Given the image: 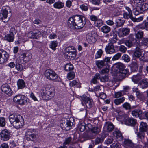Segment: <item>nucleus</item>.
Listing matches in <instances>:
<instances>
[{
    "label": "nucleus",
    "mask_w": 148,
    "mask_h": 148,
    "mask_svg": "<svg viewBox=\"0 0 148 148\" xmlns=\"http://www.w3.org/2000/svg\"><path fill=\"white\" fill-rule=\"evenodd\" d=\"M55 91L53 86L49 84L46 85L41 90L42 98L45 100L51 99L55 95Z\"/></svg>",
    "instance_id": "nucleus-1"
},
{
    "label": "nucleus",
    "mask_w": 148,
    "mask_h": 148,
    "mask_svg": "<svg viewBox=\"0 0 148 148\" xmlns=\"http://www.w3.org/2000/svg\"><path fill=\"white\" fill-rule=\"evenodd\" d=\"M45 75L48 79L51 81H56L58 78V75L53 70L47 69L45 72Z\"/></svg>",
    "instance_id": "nucleus-2"
},
{
    "label": "nucleus",
    "mask_w": 148,
    "mask_h": 148,
    "mask_svg": "<svg viewBox=\"0 0 148 148\" xmlns=\"http://www.w3.org/2000/svg\"><path fill=\"white\" fill-rule=\"evenodd\" d=\"M148 9V4L146 3H139L136 8V10L134 13L135 15H138Z\"/></svg>",
    "instance_id": "nucleus-3"
},
{
    "label": "nucleus",
    "mask_w": 148,
    "mask_h": 148,
    "mask_svg": "<svg viewBox=\"0 0 148 148\" xmlns=\"http://www.w3.org/2000/svg\"><path fill=\"white\" fill-rule=\"evenodd\" d=\"M84 18L82 16L76 15L75 16V21L76 29H80L83 28L85 25V23L83 21Z\"/></svg>",
    "instance_id": "nucleus-4"
},
{
    "label": "nucleus",
    "mask_w": 148,
    "mask_h": 148,
    "mask_svg": "<svg viewBox=\"0 0 148 148\" xmlns=\"http://www.w3.org/2000/svg\"><path fill=\"white\" fill-rule=\"evenodd\" d=\"M9 9L8 7H3L0 13V19L4 22H7L8 20L7 18L8 14V10Z\"/></svg>",
    "instance_id": "nucleus-5"
},
{
    "label": "nucleus",
    "mask_w": 148,
    "mask_h": 148,
    "mask_svg": "<svg viewBox=\"0 0 148 148\" xmlns=\"http://www.w3.org/2000/svg\"><path fill=\"white\" fill-rule=\"evenodd\" d=\"M14 101L20 105H24L27 103L26 98L23 95H17L13 98Z\"/></svg>",
    "instance_id": "nucleus-6"
},
{
    "label": "nucleus",
    "mask_w": 148,
    "mask_h": 148,
    "mask_svg": "<svg viewBox=\"0 0 148 148\" xmlns=\"http://www.w3.org/2000/svg\"><path fill=\"white\" fill-rule=\"evenodd\" d=\"M123 116L122 119L124 123L128 125L133 126L136 123V120L133 118H126L127 115L125 114H123Z\"/></svg>",
    "instance_id": "nucleus-7"
},
{
    "label": "nucleus",
    "mask_w": 148,
    "mask_h": 148,
    "mask_svg": "<svg viewBox=\"0 0 148 148\" xmlns=\"http://www.w3.org/2000/svg\"><path fill=\"white\" fill-rule=\"evenodd\" d=\"M8 57V53L3 49H0V64H3L6 62Z\"/></svg>",
    "instance_id": "nucleus-8"
},
{
    "label": "nucleus",
    "mask_w": 148,
    "mask_h": 148,
    "mask_svg": "<svg viewBox=\"0 0 148 148\" xmlns=\"http://www.w3.org/2000/svg\"><path fill=\"white\" fill-rule=\"evenodd\" d=\"M82 103L84 105L83 102L85 104L86 107L88 108L91 107L93 104V102L92 99L89 97L83 96L82 98Z\"/></svg>",
    "instance_id": "nucleus-9"
},
{
    "label": "nucleus",
    "mask_w": 148,
    "mask_h": 148,
    "mask_svg": "<svg viewBox=\"0 0 148 148\" xmlns=\"http://www.w3.org/2000/svg\"><path fill=\"white\" fill-rule=\"evenodd\" d=\"M2 91L9 96H11L13 93L10 86L7 84L2 85L1 87Z\"/></svg>",
    "instance_id": "nucleus-10"
},
{
    "label": "nucleus",
    "mask_w": 148,
    "mask_h": 148,
    "mask_svg": "<svg viewBox=\"0 0 148 148\" xmlns=\"http://www.w3.org/2000/svg\"><path fill=\"white\" fill-rule=\"evenodd\" d=\"M130 29L127 27L121 28L118 30V35L120 37H123L130 33Z\"/></svg>",
    "instance_id": "nucleus-11"
},
{
    "label": "nucleus",
    "mask_w": 148,
    "mask_h": 148,
    "mask_svg": "<svg viewBox=\"0 0 148 148\" xmlns=\"http://www.w3.org/2000/svg\"><path fill=\"white\" fill-rule=\"evenodd\" d=\"M123 145L127 148H141L139 146L134 145L130 139H125Z\"/></svg>",
    "instance_id": "nucleus-12"
},
{
    "label": "nucleus",
    "mask_w": 148,
    "mask_h": 148,
    "mask_svg": "<svg viewBox=\"0 0 148 148\" xmlns=\"http://www.w3.org/2000/svg\"><path fill=\"white\" fill-rule=\"evenodd\" d=\"M116 42V41L115 40L112 42L109 43L108 45L106 47L105 49L107 53L111 54L114 53L115 50L113 43Z\"/></svg>",
    "instance_id": "nucleus-13"
},
{
    "label": "nucleus",
    "mask_w": 148,
    "mask_h": 148,
    "mask_svg": "<svg viewBox=\"0 0 148 148\" xmlns=\"http://www.w3.org/2000/svg\"><path fill=\"white\" fill-rule=\"evenodd\" d=\"M144 29L147 31L148 30V22L144 21L142 24L137 25L134 28V29L135 31L140 29Z\"/></svg>",
    "instance_id": "nucleus-14"
},
{
    "label": "nucleus",
    "mask_w": 148,
    "mask_h": 148,
    "mask_svg": "<svg viewBox=\"0 0 148 148\" xmlns=\"http://www.w3.org/2000/svg\"><path fill=\"white\" fill-rule=\"evenodd\" d=\"M123 69V64L121 63H119L114 65L112 69V72L114 75Z\"/></svg>",
    "instance_id": "nucleus-15"
},
{
    "label": "nucleus",
    "mask_w": 148,
    "mask_h": 148,
    "mask_svg": "<svg viewBox=\"0 0 148 148\" xmlns=\"http://www.w3.org/2000/svg\"><path fill=\"white\" fill-rule=\"evenodd\" d=\"M97 34L93 33L87 37V41L90 43H94L97 41Z\"/></svg>",
    "instance_id": "nucleus-16"
},
{
    "label": "nucleus",
    "mask_w": 148,
    "mask_h": 148,
    "mask_svg": "<svg viewBox=\"0 0 148 148\" xmlns=\"http://www.w3.org/2000/svg\"><path fill=\"white\" fill-rule=\"evenodd\" d=\"M68 25L71 28L74 29H76L75 21V16L70 17L68 21Z\"/></svg>",
    "instance_id": "nucleus-17"
},
{
    "label": "nucleus",
    "mask_w": 148,
    "mask_h": 148,
    "mask_svg": "<svg viewBox=\"0 0 148 148\" xmlns=\"http://www.w3.org/2000/svg\"><path fill=\"white\" fill-rule=\"evenodd\" d=\"M135 45L136 46V51L134 53V55L136 57L139 58L142 55L140 45L138 42L136 43Z\"/></svg>",
    "instance_id": "nucleus-18"
},
{
    "label": "nucleus",
    "mask_w": 148,
    "mask_h": 148,
    "mask_svg": "<svg viewBox=\"0 0 148 148\" xmlns=\"http://www.w3.org/2000/svg\"><path fill=\"white\" fill-rule=\"evenodd\" d=\"M22 116L19 115L12 114L10 115L9 117V120L11 124L19 119H21Z\"/></svg>",
    "instance_id": "nucleus-19"
},
{
    "label": "nucleus",
    "mask_w": 148,
    "mask_h": 148,
    "mask_svg": "<svg viewBox=\"0 0 148 148\" xmlns=\"http://www.w3.org/2000/svg\"><path fill=\"white\" fill-rule=\"evenodd\" d=\"M21 58L24 62H27L31 59L32 54L29 53H23L21 55Z\"/></svg>",
    "instance_id": "nucleus-20"
},
{
    "label": "nucleus",
    "mask_w": 148,
    "mask_h": 148,
    "mask_svg": "<svg viewBox=\"0 0 148 148\" xmlns=\"http://www.w3.org/2000/svg\"><path fill=\"white\" fill-rule=\"evenodd\" d=\"M23 118L21 119H19L14 122L12 124L13 126L16 129H19L23 125Z\"/></svg>",
    "instance_id": "nucleus-21"
},
{
    "label": "nucleus",
    "mask_w": 148,
    "mask_h": 148,
    "mask_svg": "<svg viewBox=\"0 0 148 148\" xmlns=\"http://www.w3.org/2000/svg\"><path fill=\"white\" fill-rule=\"evenodd\" d=\"M127 73V71L126 69H123L121 71L114 75L119 80L122 79L125 77Z\"/></svg>",
    "instance_id": "nucleus-22"
},
{
    "label": "nucleus",
    "mask_w": 148,
    "mask_h": 148,
    "mask_svg": "<svg viewBox=\"0 0 148 148\" xmlns=\"http://www.w3.org/2000/svg\"><path fill=\"white\" fill-rule=\"evenodd\" d=\"M143 77V75L140 74H137L134 75L132 77V81L135 83L137 84Z\"/></svg>",
    "instance_id": "nucleus-23"
},
{
    "label": "nucleus",
    "mask_w": 148,
    "mask_h": 148,
    "mask_svg": "<svg viewBox=\"0 0 148 148\" xmlns=\"http://www.w3.org/2000/svg\"><path fill=\"white\" fill-rule=\"evenodd\" d=\"M132 11L128 12L126 11L124 12V13L123 14L124 18L125 19H128L130 18L132 20L134 21H137V20L135 19L132 16Z\"/></svg>",
    "instance_id": "nucleus-24"
},
{
    "label": "nucleus",
    "mask_w": 148,
    "mask_h": 148,
    "mask_svg": "<svg viewBox=\"0 0 148 148\" xmlns=\"http://www.w3.org/2000/svg\"><path fill=\"white\" fill-rule=\"evenodd\" d=\"M61 126L63 129H64L66 130H69L71 128V122L67 120L66 122H65L61 123Z\"/></svg>",
    "instance_id": "nucleus-25"
},
{
    "label": "nucleus",
    "mask_w": 148,
    "mask_h": 148,
    "mask_svg": "<svg viewBox=\"0 0 148 148\" xmlns=\"http://www.w3.org/2000/svg\"><path fill=\"white\" fill-rule=\"evenodd\" d=\"M0 137L1 138H10V134L7 130H3L0 133Z\"/></svg>",
    "instance_id": "nucleus-26"
},
{
    "label": "nucleus",
    "mask_w": 148,
    "mask_h": 148,
    "mask_svg": "<svg viewBox=\"0 0 148 148\" xmlns=\"http://www.w3.org/2000/svg\"><path fill=\"white\" fill-rule=\"evenodd\" d=\"M139 85L140 86L142 89L147 88L148 87V79H143L142 81L139 82Z\"/></svg>",
    "instance_id": "nucleus-27"
},
{
    "label": "nucleus",
    "mask_w": 148,
    "mask_h": 148,
    "mask_svg": "<svg viewBox=\"0 0 148 148\" xmlns=\"http://www.w3.org/2000/svg\"><path fill=\"white\" fill-rule=\"evenodd\" d=\"M76 50L75 49L72 52H71L69 53H68V54L67 55H65L67 56V58L68 59L72 60L74 59L76 57Z\"/></svg>",
    "instance_id": "nucleus-28"
},
{
    "label": "nucleus",
    "mask_w": 148,
    "mask_h": 148,
    "mask_svg": "<svg viewBox=\"0 0 148 148\" xmlns=\"http://www.w3.org/2000/svg\"><path fill=\"white\" fill-rule=\"evenodd\" d=\"M53 6L56 9H60L64 7V3L60 1H57L54 3Z\"/></svg>",
    "instance_id": "nucleus-29"
},
{
    "label": "nucleus",
    "mask_w": 148,
    "mask_h": 148,
    "mask_svg": "<svg viewBox=\"0 0 148 148\" xmlns=\"http://www.w3.org/2000/svg\"><path fill=\"white\" fill-rule=\"evenodd\" d=\"M25 137L26 138H36V135L29 130L27 131L26 133Z\"/></svg>",
    "instance_id": "nucleus-30"
},
{
    "label": "nucleus",
    "mask_w": 148,
    "mask_h": 148,
    "mask_svg": "<svg viewBox=\"0 0 148 148\" xmlns=\"http://www.w3.org/2000/svg\"><path fill=\"white\" fill-rule=\"evenodd\" d=\"M14 34H9L6 35L5 37V39L7 41L11 42H12L14 39Z\"/></svg>",
    "instance_id": "nucleus-31"
},
{
    "label": "nucleus",
    "mask_w": 148,
    "mask_h": 148,
    "mask_svg": "<svg viewBox=\"0 0 148 148\" xmlns=\"http://www.w3.org/2000/svg\"><path fill=\"white\" fill-rule=\"evenodd\" d=\"M95 64L97 67L100 69L103 68L106 64L105 63L103 60L96 61Z\"/></svg>",
    "instance_id": "nucleus-32"
},
{
    "label": "nucleus",
    "mask_w": 148,
    "mask_h": 148,
    "mask_svg": "<svg viewBox=\"0 0 148 148\" xmlns=\"http://www.w3.org/2000/svg\"><path fill=\"white\" fill-rule=\"evenodd\" d=\"M147 124L146 123L141 122L140 126V130L141 132L146 131L147 129Z\"/></svg>",
    "instance_id": "nucleus-33"
},
{
    "label": "nucleus",
    "mask_w": 148,
    "mask_h": 148,
    "mask_svg": "<svg viewBox=\"0 0 148 148\" xmlns=\"http://www.w3.org/2000/svg\"><path fill=\"white\" fill-rule=\"evenodd\" d=\"M17 84L18 89H23L25 87V82L22 79H19L18 81Z\"/></svg>",
    "instance_id": "nucleus-34"
},
{
    "label": "nucleus",
    "mask_w": 148,
    "mask_h": 148,
    "mask_svg": "<svg viewBox=\"0 0 148 148\" xmlns=\"http://www.w3.org/2000/svg\"><path fill=\"white\" fill-rule=\"evenodd\" d=\"M142 113V111L139 109L135 110L132 112V114L133 116L136 117H139V115H140Z\"/></svg>",
    "instance_id": "nucleus-35"
},
{
    "label": "nucleus",
    "mask_w": 148,
    "mask_h": 148,
    "mask_svg": "<svg viewBox=\"0 0 148 148\" xmlns=\"http://www.w3.org/2000/svg\"><path fill=\"white\" fill-rule=\"evenodd\" d=\"M125 21L121 19H118L116 20L115 24H116V27H119L122 26L124 23Z\"/></svg>",
    "instance_id": "nucleus-36"
},
{
    "label": "nucleus",
    "mask_w": 148,
    "mask_h": 148,
    "mask_svg": "<svg viewBox=\"0 0 148 148\" xmlns=\"http://www.w3.org/2000/svg\"><path fill=\"white\" fill-rule=\"evenodd\" d=\"M110 30V28L106 25L102 26L101 28V31L105 34L108 33Z\"/></svg>",
    "instance_id": "nucleus-37"
},
{
    "label": "nucleus",
    "mask_w": 148,
    "mask_h": 148,
    "mask_svg": "<svg viewBox=\"0 0 148 148\" xmlns=\"http://www.w3.org/2000/svg\"><path fill=\"white\" fill-rule=\"evenodd\" d=\"M143 32L142 31H139L135 34V36L137 40H140L142 38L143 36Z\"/></svg>",
    "instance_id": "nucleus-38"
},
{
    "label": "nucleus",
    "mask_w": 148,
    "mask_h": 148,
    "mask_svg": "<svg viewBox=\"0 0 148 148\" xmlns=\"http://www.w3.org/2000/svg\"><path fill=\"white\" fill-rule=\"evenodd\" d=\"M113 135L115 138L121 139L122 138L121 133L119 131H115L113 133Z\"/></svg>",
    "instance_id": "nucleus-39"
},
{
    "label": "nucleus",
    "mask_w": 148,
    "mask_h": 148,
    "mask_svg": "<svg viewBox=\"0 0 148 148\" xmlns=\"http://www.w3.org/2000/svg\"><path fill=\"white\" fill-rule=\"evenodd\" d=\"M138 65L136 62H133L131 64V69L132 71L134 72L137 70Z\"/></svg>",
    "instance_id": "nucleus-40"
},
{
    "label": "nucleus",
    "mask_w": 148,
    "mask_h": 148,
    "mask_svg": "<svg viewBox=\"0 0 148 148\" xmlns=\"http://www.w3.org/2000/svg\"><path fill=\"white\" fill-rule=\"evenodd\" d=\"M58 42L57 41H54L51 42L49 47L50 48L54 51L56 49V47L57 46Z\"/></svg>",
    "instance_id": "nucleus-41"
},
{
    "label": "nucleus",
    "mask_w": 148,
    "mask_h": 148,
    "mask_svg": "<svg viewBox=\"0 0 148 148\" xmlns=\"http://www.w3.org/2000/svg\"><path fill=\"white\" fill-rule=\"evenodd\" d=\"M75 48L73 46L69 47L66 48L64 50L65 55H67L68 53H69L73 51Z\"/></svg>",
    "instance_id": "nucleus-42"
},
{
    "label": "nucleus",
    "mask_w": 148,
    "mask_h": 148,
    "mask_svg": "<svg viewBox=\"0 0 148 148\" xmlns=\"http://www.w3.org/2000/svg\"><path fill=\"white\" fill-rule=\"evenodd\" d=\"M107 129V131L109 132L111 131L114 129V126L111 123H109L105 127Z\"/></svg>",
    "instance_id": "nucleus-43"
},
{
    "label": "nucleus",
    "mask_w": 148,
    "mask_h": 148,
    "mask_svg": "<svg viewBox=\"0 0 148 148\" xmlns=\"http://www.w3.org/2000/svg\"><path fill=\"white\" fill-rule=\"evenodd\" d=\"M125 100V98L124 97H123L121 98L115 99L114 101V102L115 104L118 105L123 103Z\"/></svg>",
    "instance_id": "nucleus-44"
},
{
    "label": "nucleus",
    "mask_w": 148,
    "mask_h": 148,
    "mask_svg": "<svg viewBox=\"0 0 148 148\" xmlns=\"http://www.w3.org/2000/svg\"><path fill=\"white\" fill-rule=\"evenodd\" d=\"M69 84L71 86H75L77 87H79L80 86V85L79 82L75 80H73L71 82L69 83Z\"/></svg>",
    "instance_id": "nucleus-45"
},
{
    "label": "nucleus",
    "mask_w": 148,
    "mask_h": 148,
    "mask_svg": "<svg viewBox=\"0 0 148 148\" xmlns=\"http://www.w3.org/2000/svg\"><path fill=\"white\" fill-rule=\"evenodd\" d=\"M73 69V65L71 64H67L65 67V70L67 71L72 70Z\"/></svg>",
    "instance_id": "nucleus-46"
},
{
    "label": "nucleus",
    "mask_w": 148,
    "mask_h": 148,
    "mask_svg": "<svg viewBox=\"0 0 148 148\" xmlns=\"http://www.w3.org/2000/svg\"><path fill=\"white\" fill-rule=\"evenodd\" d=\"M70 143L73 144L71 142V139H66L65 141L63 143V146H60L59 148H67V147L66 146V145L69 144Z\"/></svg>",
    "instance_id": "nucleus-47"
},
{
    "label": "nucleus",
    "mask_w": 148,
    "mask_h": 148,
    "mask_svg": "<svg viewBox=\"0 0 148 148\" xmlns=\"http://www.w3.org/2000/svg\"><path fill=\"white\" fill-rule=\"evenodd\" d=\"M103 24V21L100 19H98L95 22V25L97 27H99L101 26Z\"/></svg>",
    "instance_id": "nucleus-48"
},
{
    "label": "nucleus",
    "mask_w": 148,
    "mask_h": 148,
    "mask_svg": "<svg viewBox=\"0 0 148 148\" xmlns=\"http://www.w3.org/2000/svg\"><path fill=\"white\" fill-rule=\"evenodd\" d=\"M75 73L74 72H70L69 73L67 76V79L69 80L73 79L75 77Z\"/></svg>",
    "instance_id": "nucleus-49"
},
{
    "label": "nucleus",
    "mask_w": 148,
    "mask_h": 148,
    "mask_svg": "<svg viewBox=\"0 0 148 148\" xmlns=\"http://www.w3.org/2000/svg\"><path fill=\"white\" fill-rule=\"evenodd\" d=\"M103 52V51L101 49H99L95 55V58L97 59L101 57Z\"/></svg>",
    "instance_id": "nucleus-50"
},
{
    "label": "nucleus",
    "mask_w": 148,
    "mask_h": 148,
    "mask_svg": "<svg viewBox=\"0 0 148 148\" xmlns=\"http://www.w3.org/2000/svg\"><path fill=\"white\" fill-rule=\"evenodd\" d=\"M123 91H121L115 92V97L116 98H118L122 96L124 94Z\"/></svg>",
    "instance_id": "nucleus-51"
},
{
    "label": "nucleus",
    "mask_w": 148,
    "mask_h": 148,
    "mask_svg": "<svg viewBox=\"0 0 148 148\" xmlns=\"http://www.w3.org/2000/svg\"><path fill=\"white\" fill-rule=\"evenodd\" d=\"M122 59L125 62H129L130 61V58L128 55L127 54H124L122 56Z\"/></svg>",
    "instance_id": "nucleus-52"
},
{
    "label": "nucleus",
    "mask_w": 148,
    "mask_h": 148,
    "mask_svg": "<svg viewBox=\"0 0 148 148\" xmlns=\"http://www.w3.org/2000/svg\"><path fill=\"white\" fill-rule=\"evenodd\" d=\"M121 54L120 53H118L114 55L112 58V60L113 61L118 60L121 56Z\"/></svg>",
    "instance_id": "nucleus-53"
},
{
    "label": "nucleus",
    "mask_w": 148,
    "mask_h": 148,
    "mask_svg": "<svg viewBox=\"0 0 148 148\" xmlns=\"http://www.w3.org/2000/svg\"><path fill=\"white\" fill-rule=\"evenodd\" d=\"M5 125V121L4 117L0 118V126L4 127Z\"/></svg>",
    "instance_id": "nucleus-54"
},
{
    "label": "nucleus",
    "mask_w": 148,
    "mask_h": 148,
    "mask_svg": "<svg viewBox=\"0 0 148 148\" xmlns=\"http://www.w3.org/2000/svg\"><path fill=\"white\" fill-rule=\"evenodd\" d=\"M119 50L122 53H125L127 50V48L124 46L121 45L119 47Z\"/></svg>",
    "instance_id": "nucleus-55"
},
{
    "label": "nucleus",
    "mask_w": 148,
    "mask_h": 148,
    "mask_svg": "<svg viewBox=\"0 0 148 148\" xmlns=\"http://www.w3.org/2000/svg\"><path fill=\"white\" fill-rule=\"evenodd\" d=\"M136 95L137 98L141 100H143L145 99V97L142 93L139 92V93Z\"/></svg>",
    "instance_id": "nucleus-56"
},
{
    "label": "nucleus",
    "mask_w": 148,
    "mask_h": 148,
    "mask_svg": "<svg viewBox=\"0 0 148 148\" xmlns=\"http://www.w3.org/2000/svg\"><path fill=\"white\" fill-rule=\"evenodd\" d=\"M33 37L32 38L37 39L38 36L41 34L40 32L39 31H37L36 32H33Z\"/></svg>",
    "instance_id": "nucleus-57"
},
{
    "label": "nucleus",
    "mask_w": 148,
    "mask_h": 148,
    "mask_svg": "<svg viewBox=\"0 0 148 148\" xmlns=\"http://www.w3.org/2000/svg\"><path fill=\"white\" fill-rule=\"evenodd\" d=\"M141 43L145 46H148V38H144L142 40Z\"/></svg>",
    "instance_id": "nucleus-58"
},
{
    "label": "nucleus",
    "mask_w": 148,
    "mask_h": 148,
    "mask_svg": "<svg viewBox=\"0 0 148 148\" xmlns=\"http://www.w3.org/2000/svg\"><path fill=\"white\" fill-rule=\"evenodd\" d=\"M122 106L123 108H124L126 110L130 109L131 108L130 105L127 102H125V103H124L122 105Z\"/></svg>",
    "instance_id": "nucleus-59"
},
{
    "label": "nucleus",
    "mask_w": 148,
    "mask_h": 148,
    "mask_svg": "<svg viewBox=\"0 0 148 148\" xmlns=\"http://www.w3.org/2000/svg\"><path fill=\"white\" fill-rule=\"evenodd\" d=\"M16 68L17 70L20 71L23 69L22 65L19 63H17L16 64Z\"/></svg>",
    "instance_id": "nucleus-60"
},
{
    "label": "nucleus",
    "mask_w": 148,
    "mask_h": 148,
    "mask_svg": "<svg viewBox=\"0 0 148 148\" xmlns=\"http://www.w3.org/2000/svg\"><path fill=\"white\" fill-rule=\"evenodd\" d=\"M125 44L129 47H130L133 45L132 42L130 40H127L125 42Z\"/></svg>",
    "instance_id": "nucleus-61"
},
{
    "label": "nucleus",
    "mask_w": 148,
    "mask_h": 148,
    "mask_svg": "<svg viewBox=\"0 0 148 148\" xmlns=\"http://www.w3.org/2000/svg\"><path fill=\"white\" fill-rule=\"evenodd\" d=\"M80 8L82 10L84 11H87L88 10V7L86 4H82L80 6Z\"/></svg>",
    "instance_id": "nucleus-62"
},
{
    "label": "nucleus",
    "mask_w": 148,
    "mask_h": 148,
    "mask_svg": "<svg viewBox=\"0 0 148 148\" xmlns=\"http://www.w3.org/2000/svg\"><path fill=\"white\" fill-rule=\"evenodd\" d=\"M108 79L109 78L108 76L106 75L102 77L101 78H100L101 81L103 82L108 81Z\"/></svg>",
    "instance_id": "nucleus-63"
},
{
    "label": "nucleus",
    "mask_w": 148,
    "mask_h": 148,
    "mask_svg": "<svg viewBox=\"0 0 148 148\" xmlns=\"http://www.w3.org/2000/svg\"><path fill=\"white\" fill-rule=\"evenodd\" d=\"M78 129L81 132H82L85 130V126L84 125H82V124H80L78 126Z\"/></svg>",
    "instance_id": "nucleus-64"
}]
</instances>
